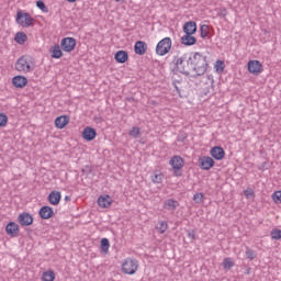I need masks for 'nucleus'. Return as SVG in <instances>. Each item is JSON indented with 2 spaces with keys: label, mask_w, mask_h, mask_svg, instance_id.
<instances>
[{
  "label": "nucleus",
  "mask_w": 281,
  "mask_h": 281,
  "mask_svg": "<svg viewBox=\"0 0 281 281\" xmlns=\"http://www.w3.org/2000/svg\"><path fill=\"white\" fill-rule=\"evenodd\" d=\"M188 65L196 76H203L207 71V57L201 53H191L188 58Z\"/></svg>",
  "instance_id": "nucleus-1"
},
{
  "label": "nucleus",
  "mask_w": 281,
  "mask_h": 281,
  "mask_svg": "<svg viewBox=\"0 0 281 281\" xmlns=\"http://www.w3.org/2000/svg\"><path fill=\"white\" fill-rule=\"evenodd\" d=\"M14 69L19 74H32L36 69V61L34 57L23 55L15 61Z\"/></svg>",
  "instance_id": "nucleus-2"
},
{
  "label": "nucleus",
  "mask_w": 281,
  "mask_h": 281,
  "mask_svg": "<svg viewBox=\"0 0 281 281\" xmlns=\"http://www.w3.org/2000/svg\"><path fill=\"white\" fill-rule=\"evenodd\" d=\"M188 54H183L175 59V71L178 74H184V76H190L191 68L188 65Z\"/></svg>",
  "instance_id": "nucleus-3"
},
{
  "label": "nucleus",
  "mask_w": 281,
  "mask_h": 281,
  "mask_svg": "<svg viewBox=\"0 0 281 281\" xmlns=\"http://www.w3.org/2000/svg\"><path fill=\"white\" fill-rule=\"evenodd\" d=\"M139 269V261L133 258H126L122 263V272L125 276H135Z\"/></svg>",
  "instance_id": "nucleus-4"
},
{
  "label": "nucleus",
  "mask_w": 281,
  "mask_h": 281,
  "mask_svg": "<svg viewBox=\"0 0 281 281\" xmlns=\"http://www.w3.org/2000/svg\"><path fill=\"white\" fill-rule=\"evenodd\" d=\"M170 49H172V38L170 37H164L156 45L157 56H166V54L170 53Z\"/></svg>",
  "instance_id": "nucleus-5"
},
{
  "label": "nucleus",
  "mask_w": 281,
  "mask_h": 281,
  "mask_svg": "<svg viewBox=\"0 0 281 281\" xmlns=\"http://www.w3.org/2000/svg\"><path fill=\"white\" fill-rule=\"evenodd\" d=\"M34 18H32L30 13L23 11L16 12L15 22L18 25H21V27H32V25H34Z\"/></svg>",
  "instance_id": "nucleus-6"
},
{
  "label": "nucleus",
  "mask_w": 281,
  "mask_h": 281,
  "mask_svg": "<svg viewBox=\"0 0 281 281\" xmlns=\"http://www.w3.org/2000/svg\"><path fill=\"white\" fill-rule=\"evenodd\" d=\"M184 165L186 162L183 161V158L181 156H173L169 160V166H171V168L173 169L176 177H181V173L178 175L177 172L181 170Z\"/></svg>",
  "instance_id": "nucleus-7"
},
{
  "label": "nucleus",
  "mask_w": 281,
  "mask_h": 281,
  "mask_svg": "<svg viewBox=\"0 0 281 281\" xmlns=\"http://www.w3.org/2000/svg\"><path fill=\"white\" fill-rule=\"evenodd\" d=\"M63 52L67 54L74 52L76 49V38L74 37H64L60 42Z\"/></svg>",
  "instance_id": "nucleus-8"
},
{
  "label": "nucleus",
  "mask_w": 281,
  "mask_h": 281,
  "mask_svg": "<svg viewBox=\"0 0 281 281\" xmlns=\"http://www.w3.org/2000/svg\"><path fill=\"white\" fill-rule=\"evenodd\" d=\"M18 221L22 227H30L34 223V217L27 212H23L18 216Z\"/></svg>",
  "instance_id": "nucleus-9"
},
{
  "label": "nucleus",
  "mask_w": 281,
  "mask_h": 281,
  "mask_svg": "<svg viewBox=\"0 0 281 281\" xmlns=\"http://www.w3.org/2000/svg\"><path fill=\"white\" fill-rule=\"evenodd\" d=\"M248 71L250 74H255V76H258V74H262V64L259 60L248 61Z\"/></svg>",
  "instance_id": "nucleus-10"
},
{
  "label": "nucleus",
  "mask_w": 281,
  "mask_h": 281,
  "mask_svg": "<svg viewBox=\"0 0 281 281\" xmlns=\"http://www.w3.org/2000/svg\"><path fill=\"white\" fill-rule=\"evenodd\" d=\"M12 85L16 89H23L27 85V78L23 75H18L12 78Z\"/></svg>",
  "instance_id": "nucleus-11"
},
{
  "label": "nucleus",
  "mask_w": 281,
  "mask_h": 281,
  "mask_svg": "<svg viewBox=\"0 0 281 281\" xmlns=\"http://www.w3.org/2000/svg\"><path fill=\"white\" fill-rule=\"evenodd\" d=\"M211 156L213 159H216V161H221L225 159V149H223V147H213L211 149Z\"/></svg>",
  "instance_id": "nucleus-12"
},
{
  "label": "nucleus",
  "mask_w": 281,
  "mask_h": 281,
  "mask_svg": "<svg viewBox=\"0 0 281 281\" xmlns=\"http://www.w3.org/2000/svg\"><path fill=\"white\" fill-rule=\"evenodd\" d=\"M200 167L202 170H210L214 168V159L210 156L203 157L200 159Z\"/></svg>",
  "instance_id": "nucleus-13"
},
{
  "label": "nucleus",
  "mask_w": 281,
  "mask_h": 281,
  "mask_svg": "<svg viewBox=\"0 0 281 281\" xmlns=\"http://www.w3.org/2000/svg\"><path fill=\"white\" fill-rule=\"evenodd\" d=\"M147 49H148V45L146 44V42L138 41L134 45V52L138 56H144Z\"/></svg>",
  "instance_id": "nucleus-14"
},
{
  "label": "nucleus",
  "mask_w": 281,
  "mask_h": 281,
  "mask_svg": "<svg viewBox=\"0 0 281 281\" xmlns=\"http://www.w3.org/2000/svg\"><path fill=\"white\" fill-rule=\"evenodd\" d=\"M95 135H98V133L93 127H86L82 132V137L86 142H93V139H95Z\"/></svg>",
  "instance_id": "nucleus-15"
},
{
  "label": "nucleus",
  "mask_w": 281,
  "mask_h": 281,
  "mask_svg": "<svg viewBox=\"0 0 281 281\" xmlns=\"http://www.w3.org/2000/svg\"><path fill=\"white\" fill-rule=\"evenodd\" d=\"M40 216L44 221L52 218V216H54V209H52L50 206H42L40 210Z\"/></svg>",
  "instance_id": "nucleus-16"
},
{
  "label": "nucleus",
  "mask_w": 281,
  "mask_h": 281,
  "mask_svg": "<svg viewBox=\"0 0 281 281\" xmlns=\"http://www.w3.org/2000/svg\"><path fill=\"white\" fill-rule=\"evenodd\" d=\"M97 203L99 207H111L113 199H111L110 195H101L98 198Z\"/></svg>",
  "instance_id": "nucleus-17"
},
{
  "label": "nucleus",
  "mask_w": 281,
  "mask_h": 281,
  "mask_svg": "<svg viewBox=\"0 0 281 281\" xmlns=\"http://www.w3.org/2000/svg\"><path fill=\"white\" fill-rule=\"evenodd\" d=\"M182 45H186L187 47H190L192 45H196V37H194L192 34H184L181 37Z\"/></svg>",
  "instance_id": "nucleus-18"
},
{
  "label": "nucleus",
  "mask_w": 281,
  "mask_h": 281,
  "mask_svg": "<svg viewBox=\"0 0 281 281\" xmlns=\"http://www.w3.org/2000/svg\"><path fill=\"white\" fill-rule=\"evenodd\" d=\"M5 232L9 236H18L19 235V224L14 223V222H10L7 226H5Z\"/></svg>",
  "instance_id": "nucleus-19"
},
{
  "label": "nucleus",
  "mask_w": 281,
  "mask_h": 281,
  "mask_svg": "<svg viewBox=\"0 0 281 281\" xmlns=\"http://www.w3.org/2000/svg\"><path fill=\"white\" fill-rule=\"evenodd\" d=\"M60 192L59 191H52L48 194V203H50V205H58V203H60Z\"/></svg>",
  "instance_id": "nucleus-20"
},
{
  "label": "nucleus",
  "mask_w": 281,
  "mask_h": 281,
  "mask_svg": "<svg viewBox=\"0 0 281 281\" xmlns=\"http://www.w3.org/2000/svg\"><path fill=\"white\" fill-rule=\"evenodd\" d=\"M69 124V117L67 115H61L55 119L56 128H65Z\"/></svg>",
  "instance_id": "nucleus-21"
},
{
  "label": "nucleus",
  "mask_w": 281,
  "mask_h": 281,
  "mask_svg": "<svg viewBox=\"0 0 281 281\" xmlns=\"http://www.w3.org/2000/svg\"><path fill=\"white\" fill-rule=\"evenodd\" d=\"M184 34H195L196 33V22L189 21L183 25Z\"/></svg>",
  "instance_id": "nucleus-22"
},
{
  "label": "nucleus",
  "mask_w": 281,
  "mask_h": 281,
  "mask_svg": "<svg viewBox=\"0 0 281 281\" xmlns=\"http://www.w3.org/2000/svg\"><path fill=\"white\" fill-rule=\"evenodd\" d=\"M179 207V202L172 199L166 200L164 202V209L168 210V212H175Z\"/></svg>",
  "instance_id": "nucleus-23"
},
{
  "label": "nucleus",
  "mask_w": 281,
  "mask_h": 281,
  "mask_svg": "<svg viewBox=\"0 0 281 281\" xmlns=\"http://www.w3.org/2000/svg\"><path fill=\"white\" fill-rule=\"evenodd\" d=\"M116 63L124 64L128 60V53L126 50H117L114 55Z\"/></svg>",
  "instance_id": "nucleus-24"
},
{
  "label": "nucleus",
  "mask_w": 281,
  "mask_h": 281,
  "mask_svg": "<svg viewBox=\"0 0 281 281\" xmlns=\"http://www.w3.org/2000/svg\"><path fill=\"white\" fill-rule=\"evenodd\" d=\"M14 41L18 45H25L27 42V34H25V32H18L14 36Z\"/></svg>",
  "instance_id": "nucleus-25"
},
{
  "label": "nucleus",
  "mask_w": 281,
  "mask_h": 281,
  "mask_svg": "<svg viewBox=\"0 0 281 281\" xmlns=\"http://www.w3.org/2000/svg\"><path fill=\"white\" fill-rule=\"evenodd\" d=\"M52 58H63V49H60V45L55 44L50 48Z\"/></svg>",
  "instance_id": "nucleus-26"
},
{
  "label": "nucleus",
  "mask_w": 281,
  "mask_h": 281,
  "mask_svg": "<svg viewBox=\"0 0 281 281\" xmlns=\"http://www.w3.org/2000/svg\"><path fill=\"white\" fill-rule=\"evenodd\" d=\"M110 247H111V244L109 243V239L102 238L101 245H100V249H101L102 254H109Z\"/></svg>",
  "instance_id": "nucleus-27"
},
{
  "label": "nucleus",
  "mask_w": 281,
  "mask_h": 281,
  "mask_svg": "<svg viewBox=\"0 0 281 281\" xmlns=\"http://www.w3.org/2000/svg\"><path fill=\"white\" fill-rule=\"evenodd\" d=\"M156 229L159 232V234H166V232L168 231V222L166 221L158 222Z\"/></svg>",
  "instance_id": "nucleus-28"
},
{
  "label": "nucleus",
  "mask_w": 281,
  "mask_h": 281,
  "mask_svg": "<svg viewBox=\"0 0 281 281\" xmlns=\"http://www.w3.org/2000/svg\"><path fill=\"white\" fill-rule=\"evenodd\" d=\"M201 38H207L210 36V25L204 24L200 27Z\"/></svg>",
  "instance_id": "nucleus-29"
},
{
  "label": "nucleus",
  "mask_w": 281,
  "mask_h": 281,
  "mask_svg": "<svg viewBox=\"0 0 281 281\" xmlns=\"http://www.w3.org/2000/svg\"><path fill=\"white\" fill-rule=\"evenodd\" d=\"M232 268H234V260H232V258H224L223 269H225V271H229Z\"/></svg>",
  "instance_id": "nucleus-30"
},
{
  "label": "nucleus",
  "mask_w": 281,
  "mask_h": 281,
  "mask_svg": "<svg viewBox=\"0 0 281 281\" xmlns=\"http://www.w3.org/2000/svg\"><path fill=\"white\" fill-rule=\"evenodd\" d=\"M214 69L217 74H223V71H225V61L217 60L215 63Z\"/></svg>",
  "instance_id": "nucleus-31"
},
{
  "label": "nucleus",
  "mask_w": 281,
  "mask_h": 281,
  "mask_svg": "<svg viewBox=\"0 0 281 281\" xmlns=\"http://www.w3.org/2000/svg\"><path fill=\"white\" fill-rule=\"evenodd\" d=\"M42 279L43 281H54L56 280V274L54 273V271H46L43 273Z\"/></svg>",
  "instance_id": "nucleus-32"
},
{
  "label": "nucleus",
  "mask_w": 281,
  "mask_h": 281,
  "mask_svg": "<svg viewBox=\"0 0 281 281\" xmlns=\"http://www.w3.org/2000/svg\"><path fill=\"white\" fill-rule=\"evenodd\" d=\"M130 137H133L134 139H137V137H139V135H142V130H139V127H132V130L128 133Z\"/></svg>",
  "instance_id": "nucleus-33"
},
{
  "label": "nucleus",
  "mask_w": 281,
  "mask_h": 281,
  "mask_svg": "<svg viewBox=\"0 0 281 281\" xmlns=\"http://www.w3.org/2000/svg\"><path fill=\"white\" fill-rule=\"evenodd\" d=\"M36 8H38V10H42L45 14H47V12H49V8H47V5H45V2L43 0L36 1Z\"/></svg>",
  "instance_id": "nucleus-34"
},
{
  "label": "nucleus",
  "mask_w": 281,
  "mask_h": 281,
  "mask_svg": "<svg viewBox=\"0 0 281 281\" xmlns=\"http://www.w3.org/2000/svg\"><path fill=\"white\" fill-rule=\"evenodd\" d=\"M270 236L272 238V240H280L281 239V229H272L270 233Z\"/></svg>",
  "instance_id": "nucleus-35"
},
{
  "label": "nucleus",
  "mask_w": 281,
  "mask_h": 281,
  "mask_svg": "<svg viewBox=\"0 0 281 281\" xmlns=\"http://www.w3.org/2000/svg\"><path fill=\"white\" fill-rule=\"evenodd\" d=\"M153 183H162L164 181V175L161 173H156L151 177Z\"/></svg>",
  "instance_id": "nucleus-36"
},
{
  "label": "nucleus",
  "mask_w": 281,
  "mask_h": 281,
  "mask_svg": "<svg viewBox=\"0 0 281 281\" xmlns=\"http://www.w3.org/2000/svg\"><path fill=\"white\" fill-rule=\"evenodd\" d=\"M272 201L277 204L281 203V191H276L272 193Z\"/></svg>",
  "instance_id": "nucleus-37"
},
{
  "label": "nucleus",
  "mask_w": 281,
  "mask_h": 281,
  "mask_svg": "<svg viewBox=\"0 0 281 281\" xmlns=\"http://www.w3.org/2000/svg\"><path fill=\"white\" fill-rule=\"evenodd\" d=\"M8 124V115L5 113H0V126H7Z\"/></svg>",
  "instance_id": "nucleus-38"
},
{
  "label": "nucleus",
  "mask_w": 281,
  "mask_h": 281,
  "mask_svg": "<svg viewBox=\"0 0 281 281\" xmlns=\"http://www.w3.org/2000/svg\"><path fill=\"white\" fill-rule=\"evenodd\" d=\"M203 193H195L194 195H193V201L195 202V203H203Z\"/></svg>",
  "instance_id": "nucleus-39"
},
{
  "label": "nucleus",
  "mask_w": 281,
  "mask_h": 281,
  "mask_svg": "<svg viewBox=\"0 0 281 281\" xmlns=\"http://www.w3.org/2000/svg\"><path fill=\"white\" fill-rule=\"evenodd\" d=\"M245 254H246V258H248V260H254V258H256V252H254V250H251V249H247Z\"/></svg>",
  "instance_id": "nucleus-40"
},
{
  "label": "nucleus",
  "mask_w": 281,
  "mask_h": 281,
  "mask_svg": "<svg viewBox=\"0 0 281 281\" xmlns=\"http://www.w3.org/2000/svg\"><path fill=\"white\" fill-rule=\"evenodd\" d=\"M244 194H245L246 199H251V196H254V191L252 190H245Z\"/></svg>",
  "instance_id": "nucleus-41"
},
{
  "label": "nucleus",
  "mask_w": 281,
  "mask_h": 281,
  "mask_svg": "<svg viewBox=\"0 0 281 281\" xmlns=\"http://www.w3.org/2000/svg\"><path fill=\"white\" fill-rule=\"evenodd\" d=\"M195 237H196V234L194 233V231L188 232V238H190L191 240H194Z\"/></svg>",
  "instance_id": "nucleus-42"
},
{
  "label": "nucleus",
  "mask_w": 281,
  "mask_h": 281,
  "mask_svg": "<svg viewBox=\"0 0 281 281\" xmlns=\"http://www.w3.org/2000/svg\"><path fill=\"white\" fill-rule=\"evenodd\" d=\"M221 15H222V16H227V10H226V9H222Z\"/></svg>",
  "instance_id": "nucleus-43"
},
{
  "label": "nucleus",
  "mask_w": 281,
  "mask_h": 281,
  "mask_svg": "<svg viewBox=\"0 0 281 281\" xmlns=\"http://www.w3.org/2000/svg\"><path fill=\"white\" fill-rule=\"evenodd\" d=\"M267 166V162H263L261 167H259V170H265V167Z\"/></svg>",
  "instance_id": "nucleus-44"
},
{
  "label": "nucleus",
  "mask_w": 281,
  "mask_h": 281,
  "mask_svg": "<svg viewBox=\"0 0 281 281\" xmlns=\"http://www.w3.org/2000/svg\"><path fill=\"white\" fill-rule=\"evenodd\" d=\"M116 3H124V1H126V0H114Z\"/></svg>",
  "instance_id": "nucleus-45"
},
{
  "label": "nucleus",
  "mask_w": 281,
  "mask_h": 281,
  "mask_svg": "<svg viewBox=\"0 0 281 281\" xmlns=\"http://www.w3.org/2000/svg\"><path fill=\"white\" fill-rule=\"evenodd\" d=\"M68 1L69 3H76L77 0H66Z\"/></svg>",
  "instance_id": "nucleus-46"
},
{
  "label": "nucleus",
  "mask_w": 281,
  "mask_h": 281,
  "mask_svg": "<svg viewBox=\"0 0 281 281\" xmlns=\"http://www.w3.org/2000/svg\"><path fill=\"white\" fill-rule=\"evenodd\" d=\"M65 200H66V201H69V195H66V196H65Z\"/></svg>",
  "instance_id": "nucleus-47"
}]
</instances>
